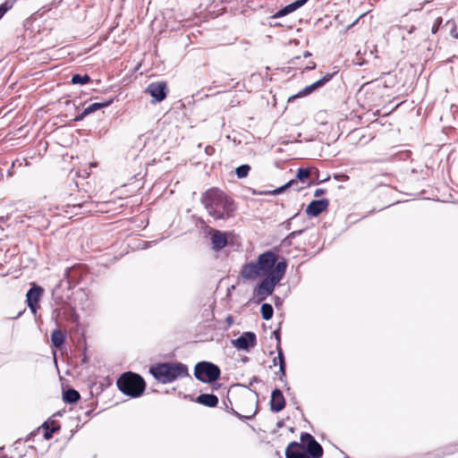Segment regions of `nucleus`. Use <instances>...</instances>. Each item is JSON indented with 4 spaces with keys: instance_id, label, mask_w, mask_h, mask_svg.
I'll return each mask as SVG.
<instances>
[{
    "instance_id": "20e7f679",
    "label": "nucleus",
    "mask_w": 458,
    "mask_h": 458,
    "mask_svg": "<svg viewBox=\"0 0 458 458\" xmlns=\"http://www.w3.org/2000/svg\"><path fill=\"white\" fill-rule=\"evenodd\" d=\"M286 261L283 259L276 264L271 273L265 276L262 281L258 284L257 288L254 290V294L259 302L265 301L273 293L276 286L283 279L286 272Z\"/></svg>"
},
{
    "instance_id": "72a5a7b5",
    "label": "nucleus",
    "mask_w": 458,
    "mask_h": 458,
    "mask_svg": "<svg viewBox=\"0 0 458 458\" xmlns=\"http://www.w3.org/2000/svg\"><path fill=\"white\" fill-rule=\"evenodd\" d=\"M310 52H308V51H307V52H305V53L303 54V56H304V57H308V56H310Z\"/></svg>"
},
{
    "instance_id": "aec40b11",
    "label": "nucleus",
    "mask_w": 458,
    "mask_h": 458,
    "mask_svg": "<svg viewBox=\"0 0 458 458\" xmlns=\"http://www.w3.org/2000/svg\"><path fill=\"white\" fill-rule=\"evenodd\" d=\"M81 398L80 393L73 389H68L64 393V401L67 403H74Z\"/></svg>"
},
{
    "instance_id": "b1692460",
    "label": "nucleus",
    "mask_w": 458,
    "mask_h": 458,
    "mask_svg": "<svg viewBox=\"0 0 458 458\" xmlns=\"http://www.w3.org/2000/svg\"><path fill=\"white\" fill-rule=\"evenodd\" d=\"M71 81L72 84L83 85L90 81V77L88 74L81 75L77 73L72 75Z\"/></svg>"
},
{
    "instance_id": "423d86ee",
    "label": "nucleus",
    "mask_w": 458,
    "mask_h": 458,
    "mask_svg": "<svg viewBox=\"0 0 458 458\" xmlns=\"http://www.w3.org/2000/svg\"><path fill=\"white\" fill-rule=\"evenodd\" d=\"M194 375L201 382L210 383L216 381L220 376L219 368L208 361H200L196 364Z\"/></svg>"
},
{
    "instance_id": "2f4dec72",
    "label": "nucleus",
    "mask_w": 458,
    "mask_h": 458,
    "mask_svg": "<svg viewBox=\"0 0 458 458\" xmlns=\"http://www.w3.org/2000/svg\"><path fill=\"white\" fill-rule=\"evenodd\" d=\"M302 232H303L302 230L292 232L289 234L288 238H294L296 235H300Z\"/></svg>"
},
{
    "instance_id": "a211bd4d",
    "label": "nucleus",
    "mask_w": 458,
    "mask_h": 458,
    "mask_svg": "<svg viewBox=\"0 0 458 458\" xmlns=\"http://www.w3.org/2000/svg\"><path fill=\"white\" fill-rule=\"evenodd\" d=\"M197 402L208 407H216L218 403V398L212 394H201L197 397Z\"/></svg>"
},
{
    "instance_id": "7ed1b4c3",
    "label": "nucleus",
    "mask_w": 458,
    "mask_h": 458,
    "mask_svg": "<svg viewBox=\"0 0 458 458\" xmlns=\"http://www.w3.org/2000/svg\"><path fill=\"white\" fill-rule=\"evenodd\" d=\"M149 373L162 384L172 383L189 375L187 366L180 362L157 363L149 368Z\"/></svg>"
},
{
    "instance_id": "9b49d317",
    "label": "nucleus",
    "mask_w": 458,
    "mask_h": 458,
    "mask_svg": "<svg viewBox=\"0 0 458 458\" xmlns=\"http://www.w3.org/2000/svg\"><path fill=\"white\" fill-rule=\"evenodd\" d=\"M329 205L327 199H321L318 200H312L306 208V213L311 216H318L323 211H325Z\"/></svg>"
},
{
    "instance_id": "5701e85b",
    "label": "nucleus",
    "mask_w": 458,
    "mask_h": 458,
    "mask_svg": "<svg viewBox=\"0 0 458 458\" xmlns=\"http://www.w3.org/2000/svg\"><path fill=\"white\" fill-rule=\"evenodd\" d=\"M261 315L265 320H268L273 317L274 310L272 305L268 303H263L261 306Z\"/></svg>"
},
{
    "instance_id": "2eb2a0df",
    "label": "nucleus",
    "mask_w": 458,
    "mask_h": 458,
    "mask_svg": "<svg viewBox=\"0 0 458 458\" xmlns=\"http://www.w3.org/2000/svg\"><path fill=\"white\" fill-rule=\"evenodd\" d=\"M113 102L112 99L103 102V103H92L89 106H88L82 113L77 116L76 121L82 120L85 116L101 109L102 107L108 106Z\"/></svg>"
},
{
    "instance_id": "7c9ffc66",
    "label": "nucleus",
    "mask_w": 458,
    "mask_h": 458,
    "mask_svg": "<svg viewBox=\"0 0 458 458\" xmlns=\"http://www.w3.org/2000/svg\"><path fill=\"white\" fill-rule=\"evenodd\" d=\"M325 192H326V190H324V189H320V188H319V189H317V190L315 191V192H314V196H315V197H319V196H321V195L325 194Z\"/></svg>"
},
{
    "instance_id": "cd10ccee",
    "label": "nucleus",
    "mask_w": 458,
    "mask_h": 458,
    "mask_svg": "<svg viewBox=\"0 0 458 458\" xmlns=\"http://www.w3.org/2000/svg\"><path fill=\"white\" fill-rule=\"evenodd\" d=\"M294 183H295V181L292 180V181L288 182L287 183H285L284 185H283V186H281V187H279V188L276 189V190L273 191V193H274V194H276H276H280V193H282L284 190H286L287 188L291 187V186H292L293 184H294Z\"/></svg>"
},
{
    "instance_id": "f8f14e48",
    "label": "nucleus",
    "mask_w": 458,
    "mask_h": 458,
    "mask_svg": "<svg viewBox=\"0 0 458 458\" xmlns=\"http://www.w3.org/2000/svg\"><path fill=\"white\" fill-rule=\"evenodd\" d=\"M285 406V399L281 390L275 389L271 394L270 410L274 412L282 411Z\"/></svg>"
},
{
    "instance_id": "6ab92c4d",
    "label": "nucleus",
    "mask_w": 458,
    "mask_h": 458,
    "mask_svg": "<svg viewBox=\"0 0 458 458\" xmlns=\"http://www.w3.org/2000/svg\"><path fill=\"white\" fill-rule=\"evenodd\" d=\"M65 340V334L60 330L55 329L51 334V342L55 347H60Z\"/></svg>"
},
{
    "instance_id": "0eeeda50",
    "label": "nucleus",
    "mask_w": 458,
    "mask_h": 458,
    "mask_svg": "<svg viewBox=\"0 0 458 458\" xmlns=\"http://www.w3.org/2000/svg\"><path fill=\"white\" fill-rule=\"evenodd\" d=\"M301 447L305 446L307 454L310 458H320L323 455V448L319 443L309 433L301 435Z\"/></svg>"
},
{
    "instance_id": "f257e3e1",
    "label": "nucleus",
    "mask_w": 458,
    "mask_h": 458,
    "mask_svg": "<svg viewBox=\"0 0 458 458\" xmlns=\"http://www.w3.org/2000/svg\"><path fill=\"white\" fill-rule=\"evenodd\" d=\"M201 203L208 215L216 220L229 218L236 209L233 200L216 188L209 189L203 193Z\"/></svg>"
},
{
    "instance_id": "ddd939ff",
    "label": "nucleus",
    "mask_w": 458,
    "mask_h": 458,
    "mask_svg": "<svg viewBox=\"0 0 458 458\" xmlns=\"http://www.w3.org/2000/svg\"><path fill=\"white\" fill-rule=\"evenodd\" d=\"M307 2H308V0H296L295 2H293L292 4H289L286 6H284V8L280 9L279 11H277L273 15V18H281V17H283L284 15H287V14L296 11L297 9L301 7L302 5H304Z\"/></svg>"
},
{
    "instance_id": "a878e982",
    "label": "nucleus",
    "mask_w": 458,
    "mask_h": 458,
    "mask_svg": "<svg viewBox=\"0 0 458 458\" xmlns=\"http://www.w3.org/2000/svg\"><path fill=\"white\" fill-rule=\"evenodd\" d=\"M250 170V166L249 165H242L236 168L235 173L237 177L242 179L248 175Z\"/></svg>"
},
{
    "instance_id": "dca6fc26",
    "label": "nucleus",
    "mask_w": 458,
    "mask_h": 458,
    "mask_svg": "<svg viewBox=\"0 0 458 458\" xmlns=\"http://www.w3.org/2000/svg\"><path fill=\"white\" fill-rule=\"evenodd\" d=\"M330 78H331L330 75H327L324 78L315 81L314 83L305 87L302 90H301L297 94V97H304V96L310 94L315 89L322 87L327 81H328L330 80Z\"/></svg>"
},
{
    "instance_id": "1a4fd4ad",
    "label": "nucleus",
    "mask_w": 458,
    "mask_h": 458,
    "mask_svg": "<svg viewBox=\"0 0 458 458\" xmlns=\"http://www.w3.org/2000/svg\"><path fill=\"white\" fill-rule=\"evenodd\" d=\"M256 343V335L252 332H245L233 342V346L238 350H249L255 346Z\"/></svg>"
},
{
    "instance_id": "f03ea898",
    "label": "nucleus",
    "mask_w": 458,
    "mask_h": 458,
    "mask_svg": "<svg viewBox=\"0 0 458 458\" xmlns=\"http://www.w3.org/2000/svg\"><path fill=\"white\" fill-rule=\"evenodd\" d=\"M278 262L276 252L265 251L259 255L256 262L250 261L244 264L241 270V276L246 280H255L269 275Z\"/></svg>"
},
{
    "instance_id": "473e14b6",
    "label": "nucleus",
    "mask_w": 458,
    "mask_h": 458,
    "mask_svg": "<svg viewBox=\"0 0 458 458\" xmlns=\"http://www.w3.org/2000/svg\"><path fill=\"white\" fill-rule=\"evenodd\" d=\"M274 335H275V336H276V340H277V342H278L277 346H279V343H280V333H279L278 331H276H276L274 332Z\"/></svg>"
},
{
    "instance_id": "9d476101",
    "label": "nucleus",
    "mask_w": 458,
    "mask_h": 458,
    "mask_svg": "<svg viewBox=\"0 0 458 458\" xmlns=\"http://www.w3.org/2000/svg\"><path fill=\"white\" fill-rule=\"evenodd\" d=\"M43 292L42 287L34 284L26 294L28 307L34 314L37 312L38 302L39 301Z\"/></svg>"
},
{
    "instance_id": "bb28decb",
    "label": "nucleus",
    "mask_w": 458,
    "mask_h": 458,
    "mask_svg": "<svg viewBox=\"0 0 458 458\" xmlns=\"http://www.w3.org/2000/svg\"><path fill=\"white\" fill-rule=\"evenodd\" d=\"M310 176V172L309 169H306V168H299L297 171V174H296V177L301 182H304Z\"/></svg>"
},
{
    "instance_id": "c9c22d12",
    "label": "nucleus",
    "mask_w": 458,
    "mask_h": 458,
    "mask_svg": "<svg viewBox=\"0 0 458 458\" xmlns=\"http://www.w3.org/2000/svg\"><path fill=\"white\" fill-rule=\"evenodd\" d=\"M454 37H455L456 38H458V33H457V34H455V36H454Z\"/></svg>"
},
{
    "instance_id": "6e6552de",
    "label": "nucleus",
    "mask_w": 458,
    "mask_h": 458,
    "mask_svg": "<svg viewBox=\"0 0 458 458\" xmlns=\"http://www.w3.org/2000/svg\"><path fill=\"white\" fill-rule=\"evenodd\" d=\"M146 93L149 94L156 102L163 101L167 95L165 81H156L148 85Z\"/></svg>"
},
{
    "instance_id": "412c9836",
    "label": "nucleus",
    "mask_w": 458,
    "mask_h": 458,
    "mask_svg": "<svg viewBox=\"0 0 458 458\" xmlns=\"http://www.w3.org/2000/svg\"><path fill=\"white\" fill-rule=\"evenodd\" d=\"M42 428L45 429L44 437L45 439H50L53 437L54 433L59 429V426L55 425V421L51 422V426L48 422H44Z\"/></svg>"
},
{
    "instance_id": "c756f323",
    "label": "nucleus",
    "mask_w": 458,
    "mask_h": 458,
    "mask_svg": "<svg viewBox=\"0 0 458 458\" xmlns=\"http://www.w3.org/2000/svg\"><path fill=\"white\" fill-rule=\"evenodd\" d=\"M441 22H442V18H441V17H438V18L436 20L435 24H434V26H433V28H432V32H433V33H435V32L437 30L438 26L441 24Z\"/></svg>"
},
{
    "instance_id": "4468645a",
    "label": "nucleus",
    "mask_w": 458,
    "mask_h": 458,
    "mask_svg": "<svg viewBox=\"0 0 458 458\" xmlns=\"http://www.w3.org/2000/svg\"><path fill=\"white\" fill-rule=\"evenodd\" d=\"M211 242L213 250L218 251L226 246L227 238L224 233L215 230L211 236Z\"/></svg>"
},
{
    "instance_id": "f3484780",
    "label": "nucleus",
    "mask_w": 458,
    "mask_h": 458,
    "mask_svg": "<svg viewBox=\"0 0 458 458\" xmlns=\"http://www.w3.org/2000/svg\"><path fill=\"white\" fill-rule=\"evenodd\" d=\"M301 447L298 442H291L285 449V458H310L307 454L294 451L293 448Z\"/></svg>"
},
{
    "instance_id": "39448f33",
    "label": "nucleus",
    "mask_w": 458,
    "mask_h": 458,
    "mask_svg": "<svg viewBox=\"0 0 458 458\" xmlns=\"http://www.w3.org/2000/svg\"><path fill=\"white\" fill-rule=\"evenodd\" d=\"M144 379L134 373L127 372L117 380L118 389L126 395L139 397L145 390Z\"/></svg>"
},
{
    "instance_id": "c85d7f7f",
    "label": "nucleus",
    "mask_w": 458,
    "mask_h": 458,
    "mask_svg": "<svg viewBox=\"0 0 458 458\" xmlns=\"http://www.w3.org/2000/svg\"><path fill=\"white\" fill-rule=\"evenodd\" d=\"M91 206H92V203H89V202H84L82 204H74L73 207H78V208H84L85 211L87 212H91L92 209H91Z\"/></svg>"
},
{
    "instance_id": "f704fd0d",
    "label": "nucleus",
    "mask_w": 458,
    "mask_h": 458,
    "mask_svg": "<svg viewBox=\"0 0 458 458\" xmlns=\"http://www.w3.org/2000/svg\"><path fill=\"white\" fill-rule=\"evenodd\" d=\"M316 67V64L313 63L312 66L308 67V69H314Z\"/></svg>"
},
{
    "instance_id": "4be33fe9",
    "label": "nucleus",
    "mask_w": 458,
    "mask_h": 458,
    "mask_svg": "<svg viewBox=\"0 0 458 458\" xmlns=\"http://www.w3.org/2000/svg\"><path fill=\"white\" fill-rule=\"evenodd\" d=\"M277 357L274 359V365H276V362L278 361L279 369L283 376L285 375V362H284V357L283 353V350L280 346H277Z\"/></svg>"
},
{
    "instance_id": "393cba45",
    "label": "nucleus",
    "mask_w": 458,
    "mask_h": 458,
    "mask_svg": "<svg viewBox=\"0 0 458 458\" xmlns=\"http://www.w3.org/2000/svg\"><path fill=\"white\" fill-rule=\"evenodd\" d=\"M15 4V0H6L4 3L0 4V19L13 8Z\"/></svg>"
}]
</instances>
